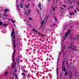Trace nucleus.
<instances>
[{"label": "nucleus", "mask_w": 79, "mask_h": 79, "mask_svg": "<svg viewBox=\"0 0 79 79\" xmlns=\"http://www.w3.org/2000/svg\"><path fill=\"white\" fill-rule=\"evenodd\" d=\"M70 34V30H69L67 32L65 33L64 40H65L67 38V35H68V34Z\"/></svg>", "instance_id": "obj_1"}, {"label": "nucleus", "mask_w": 79, "mask_h": 79, "mask_svg": "<svg viewBox=\"0 0 79 79\" xmlns=\"http://www.w3.org/2000/svg\"><path fill=\"white\" fill-rule=\"evenodd\" d=\"M15 70V72H13V70H10V76H11V74H13H13H15V73H16V72L17 71V69H14Z\"/></svg>", "instance_id": "obj_2"}, {"label": "nucleus", "mask_w": 79, "mask_h": 79, "mask_svg": "<svg viewBox=\"0 0 79 79\" xmlns=\"http://www.w3.org/2000/svg\"><path fill=\"white\" fill-rule=\"evenodd\" d=\"M76 47V46H73V44H71L70 46H69V48H72V50H76V49L74 48H75V47Z\"/></svg>", "instance_id": "obj_3"}, {"label": "nucleus", "mask_w": 79, "mask_h": 79, "mask_svg": "<svg viewBox=\"0 0 79 79\" xmlns=\"http://www.w3.org/2000/svg\"><path fill=\"white\" fill-rule=\"evenodd\" d=\"M66 71V68H65V65H64V62H63L62 64V71Z\"/></svg>", "instance_id": "obj_4"}, {"label": "nucleus", "mask_w": 79, "mask_h": 79, "mask_svg": "<svg viewBox=\"0 0 79 79\" xmlns=\"http://www.w3.org/2000/svg\"><path fill=\"white\" fill-rule=\"evenodd\" d=\"M31 10L29 9L28 10V14L27 13V12H25V14L27 15V16H28V15H31L30 13H31Z\"/></svg>", "instance_id": "obj_5"}, {"label": "nucleus", "mask_w": 79, "mask_h": 79, "mask_svg": "<svg viewBox=\"0 0 79 79\" xmlns=\"http://www.w3.org/2000/svg\"><path fill=\"white\" fill-rule=\"evenodd\" d=\"M8 74V71H7V70H6V71L4 73V76H7Z\"/></svg>", "instance_id": "obj_6"}, {"label": "nucleus", "mask_w": 79, "mask_h": 79, "mask_svg": "<svg viewBox=\"0 0 79 79\" xmlns=\"http://www.w3.org/2000/svg\"><path fill=\"white\" fill-rule=\"evenodd\" d=\"M14 34H15V31H14V28H13V31H12V34H11V36L13 37Z\"/></svg>", "instance_id": "obj_7"}, {"label": "nucleus", "mask_w": 79, "mask_h": 79, "mask_svg": "<svg viewBox=\"0 0 79 79\" xmlns=\"http://www.w3.org/2000/svg\"><path fill=\"white\" fill-rule=\"evenodd\" d=\"M13 42V44L14 45V48H16V44H15V40H14V42Z\"/></svg>", "instance_id": "obj_8"}, {"label": "nucleus", "mask_w": 79, "mask_h": 79, "mask_svg": "<svg viewBox=\"0 0 79 79\" xmlns=\"http://www.w3.org/2000/svg\"><path fill=\"white\" fill-rule=\"evenodd\" d=\"M41 24H42V25L41 26V28H42L43 27V26H44V20L42 21Z\"/></svg>", "instance_id": "obj_9"}, {"label": "nucleus", "mask_w": 79, "mask_h": 79, "mask_svg": "<svg viewBox=\"0 0 79 79\" xmlns=\"http://www.w3.org/2000/svg\"><path fill=\"white\" fill-rule=\"evenodd\" d=\"M23 5H24V3H20V5H19L20 6L21 8H23Z\"/></svg>", "instance_id": "obj_10"}, {"label": "nucleus", "mask_w": 79, "mask_h": 79, "mask_svg": "<svg viewBox=\"0 0 79 79\" xmlns=\"http://www.w3.org/2000/svg\"><path fill=\"white\" fill-rule=\"evenodd\" d=\"M9 11V10L7 9H6L4 10V11L5 13H7V11Z\"/></svg>", "instance_id": "obj_11"}, {"label": "nucleus", "mask_w": 79, "mask_h": 79, "mask_svg": "<svg viewBox=\"0 0 79 79\" xmlns=\"http://www.w3.org/2000/svg\"><path fill=\"white\" fill-rule=\"evenodd\" d=\"M12 74L14 76H15V77L16 78V79H18V76H17V74H15L14 73H13Z\"/></svg>", "instance_id": "obj_12"}, {"label": "nucleus", "mask_w": 79, "mask_h": 79, "mask_svg": "<svg viewBox=\"0 0 79 79\" xmlns=\"http://www.w3.org/2000/svg\"><path fill=\"white\" fill-rule=\"evenodd\" d=\"M38 6L39 8H40L41 7V4L40 3V2Z\"/></svg>", "instance_id": "obj_13"}, {"label": "nucleus", "mask_w": 79, "mask_h": 79, "mask_svg": "<svg viewBox=\"0 0 79 79\" xmlns=\"http://www.w3.org/2000/svg\"><path fill=\"white\" fill-rule=\"evenodd\" d=\"M73 75H70L69 76V79H71L73 78Z\"/></svg>", "instance_id": "obj_14"}, {"label": "nucleus", "mask_w": 79, "mask_h": 79, "mask_svg": "<svg viewBox=\"0 0 79 79\" xmlns=\"http://www.w3.org/2000/svg\"><path fill=\"white\" fill-rule=\"evenodd\" d=\"M69 75H73V73H72V72H71V71H70L69 73Z\"/></svg>", "instance_id": "obj_15"}, {"label": "nucleus", "mask_w": 79, "mask_h": 79, "mask_svg": "<svg viewBox=\"0 0 79 79\" xmlns=\"http://www.w3.org/2000/svg\"><path fill=\"white\" fill-rule=\"evenodd\" d=\"M15 54V52H14L13 53V55H12V60H14V55Z\"/></svg>", "instance_id": "obj_16"}, {"label": "nucleus", "mask_w": 79, "mask_h": 79, "mask_svg": "<svg viewBox=\"0 0 79 79\" xmlns=\"http://www.w3.org/2000/svg\"><path fill=\"white\" fill-rule=\"evenodd\" d=\"M32 31L33 32H34V31H36V32H38V31H36V30L34 29V28L32 29Z\"/></svg>", "instance_id": "obj_17"}, {"label": "nucleus", "mask_w": 79, "mask_h": 79, "mask_svg": "<svg viewBox=\"0 0 79 79\" xmlns=\"http://www.w3.org/2000/svg\"><path fill=\"white\" fill-rule=\"evenodd\" d=\"M67 74H68V71H66L64 75L65 76H67Z\"/></svg>", "instance_id": "obj_18"}, {"label": "nucleus", "mask_w": 79, "mask_h": 79, "mask_svg": "<svg viewBox=\"0 0 79 79\" xmlns=\"http://www.w3.org/2000/svg\"><path fill=\"white\" fill-rule=\"evenodd\" d=\"M20 59V57H19H19H18V64H19V59Z\"/></svg>", "instance_id": "obj_19"}, {"label": "nucleus", "mask_w": 79, "mask_h": 79, "mask_svg": "<svg viewBox=\"0 0 79 79\" xmlns=\"http://www.w3.org/2000/svg\"><path fill=\"white\" fill-rule=\"evenodd\" d=\"M28 19H29V20H33V19H32L31 17H28Z\"/></svg>", "instance_id": "obj_20"}, {"label": "nucleus", "mask_w": 79, "mask_h": 79, "mask_svg": "<svg viewBox=\"0 0 79 79\" xmlns=\"http://www.w3.org/2000/svg\"><path fill=\"white\" fill-rule=\"evenodd\" d=\"M3 24V23L2 22L0 21V26H2Z\"/></svg>", "instance_id": "obj_21"}, {"label": "nucleus", "mask_w": 79, "mask_h": 79, "mask_svg": "<svg viewBox=\"0 0 79 79\" xmlns=\"http://www.w3.org/2000/svg\"><path fill=\"white\" fill-rule=\"evenodd\" d=\"M3 26H8V24H3Z\"/></svg>", "instance_id": "obj_22"}, {"label": "nucleus", "mask_w": 79, "mask_h": 79, "mask_svg": "<svg viewBox=\"0 0 79 79\" xmlns=\"http://www.w3.org/2000/svg\"><path fill=\"white\" fill-rule=\"evenodd\" d=\"M58 68L57 67V74H58Z\"/></svg>", "instance_id": "obj_23"}, {"label": "nucleus", "mask_w": 79, "mask_h": 79, "mask_svg": "<svg viewBox=\"0 0 79 79\" xmlns=\"http://www.w3.org/2000/svg\"><path fill=\"white\" fill-rule=\"evenodd\" d=\"M54 18L55 19V20L56 21L58 20V19H56V17H54Z\"/></svg>", "instance_id": "obj_24"}, {"label": "nucleus", "mask_w": 79, "mask_h": 79, "mask_svg": "<svg viewBox=\"0 0 79 79\" xmlns=\"http://www.w3.org/2000/svg\"><path fill=\"white\" fill-rule=\"evenodd\" d=\"M4 14L5 15V16H6V17H7L8 15H6V13H4Z\"/></svg>", "instance_id": "obj_25"}, {"label": "nucleus", "mask_w": 79, "mask_h": 79, "mask_svg": "<svg viewBox=\"0 0 79 79\" xmlns=\"http://www.w3.org/2000/svg\"><path fill=\"white\" fill-rule=\"evenodd\" d=\"M10 20H11V21L13 23H15V22L13 21V19H10Z\"/></svg>", "instance_id": "obj_26"}, {"label": "nucleus", "mask_w": 79, "mask_h": 79, "mask_svg": "<svg viewBox=\"0 0 79 79\" xmlns=\"http://www.w3.org/2000/svg\"><path fill=\"white\" fill-rule=\"evenodd\" d=\"M15 38H16V36H15V35H14L13 37V39H15Z\"/></svg>", "instance_id": "obj_27"}, {"label": "nucleus", "mask_w": 79, "mask_h": 79, "mask_svg": "<svg viewBox=\"0 0 79 79\" xmlns=\"http://www.w3.org/2000/svg\"><path fill=\"white\" fill-rule=\"evenodd\" d=\"M29 6H30V4L29 3L28 4V7H27V8H29Z\"/></svg>", "instance_id": "obj_28"}, {"label": "nucleus", "mask_w": 79, "mask_h": 79, "mask_svg": "<svg viewBox=\"0 0 79 79\" xmlns=\"http://www.w3.org/2000/svg\"><path fill=\"white\" fill-rule=\"evenodd\" d=\"M53 10H54V11H55V7H53Z\"/></svg>", "instance_id": "obj_29"}, {"label": "nucleus", "mask_w": 79, "mask_h": 79, "mask_svg": "<svg viewBox=\"0 0 79 79\" xmlns=\"http://www.w3.org/2000/svg\"><path fill=\"white\" fill-rule=\"evenodd\" d=\"M22 75H23V76H24V77H25V75H24V73H22Z\"/></svg>", "instance_id": "obj_30"}, {"label": "nucleus", "mask_w": 79, "mask_h": 79, "mask_svg": "<svg viewBox=\"0 0 79 79\" xmlns=\"http://www.w3.org/2000/svg\"><path fill=\"white\" fill-rule=\"evenodd\" d=\"M68 2H69V4L70 5H71V4H72V2H69V1H68Z\"/></svg>", "instance_id": "obj_31"}, {"label": "nucleus", "mask_w": 79, "mask_h": 79, "mask_svg": "<svg viewBox=\"0 0 79 79\" xmlns=\"http://www.w3.org/2000/svg\"><path fill=\"white\" fill-rule=\"evenodd\" d=\"M74 76H75V77H76V79H77V77H76V74L75 73Z\"/></svg>", "instance_id": "obj_32"}, {"label": "nucleus", "mask_w": 79, "mask_h": 79, "mask_svg": "<svg viewBox=\"0 0 79 79\" xmlns=\"http://www.w3.org/2000/svg\"><path fill=\"white\" fill-rule=\"evenodd\" d=\"M62 6H64V8H66V5H63Z\"/></svg>", "instance_id": "obj_33"}, {"label": "nucleus", "mask_w": 79, "mask_h": 79, "mask_svg": "<svg viewBox=\"0 0 79 79\" xmlns=\"http://www.w3.org/2000/svg\"><path fill=\"white\" fill-rule=\"evenodd\" d=\"M62 48H63V50L64 49H65V47H64V48L63 47V46H62Z\"/></svg>", "instance_id": "obj_34"}, {"label": "nucleus", "mask_w": 79, "mask_h": 79, "mask_svg": "<svg viewBox=\"0 0 79 79\" xmlns=\"http://www.w3.org/2000/svg\"><path fill=\"white\" fill-rule=\"evenodd\" d=\"M55 24H54L53 25H51V27H53V26H55Z\"/></svg>", "instance_id": "obj_35"}, {"label": "nucleus", "mask_w": 79, "mask_h": 79, "mask_svg": "<svg viewBox=\"0 0 79 79\" xmlns=\"http://www.w3.org/2000/svg\"><path fill=\"white\" fill-rule=\"evenodd\" d=\"M70 16H72V13H70Z\"/></svg>", "instance_id": "obj_36"}, {"label": "nucleus", "mask_w": 79, "mask_h": 79, "mask_svg": "<svg viewBox=\"0 0 79 79\" xmlns=\"http://www.w3.org/2000/svg\"><path fill=\"white\" fill-rule=\"evenodd\" d=\"M26 8H27V7H28L27 5V4L26 5Z\"/></svg>", "instance_id": "obj_37"}, {"label": "nucleus", "mask_w": 79, "mask_h": 79, "mask_svg": "<svg viewBox=\"0 0 79 79\" xmlns=\"http://www.w3.org/2000/svg\"><path fill=\"white\" fill-rule=\"evenodd\" d=\"M73 36H70V39H71L72 38H73Z\"/></svg>", "instance_id": "obj_38"}, {"label": "nucleus", "mask_w": 79, "mask_h": 79, "mask_svg": "<svg viewBox=\"0 0 79 79\" xmlns=\"http://www.w3.org/2000/svg\"><path fill=\"white\" fill-rule=\"evenodd\" d=\"M69 8H73V6H70Z\"/></svg>", "instance_id": "obj_39"}, {"label": "nucleus", "mask_w": 79, "mask_h": 79, "mask_svg": "<svg viewBox=\"0 0 79 79\" xmlns=\"http://www.w3.org/2000/svg\"><path fill=\"white\" fill-rule=\"evenodd\" d=\"M56 14L55 13H54V15L53 16V17L54 18V16H55V15Z\"/></svg>", "instance_id": "obj_40"}, {"label": "nucleus", "mask_w": 79, "mask_h": 79, "mask_svg": "<svg viewBox=\"0 0 79 79\" xmlns=\"http://www.w3.org/2000/svg\"><path fill=\"white\" fill-rule=\"evenodd\" d=\"M14 52H15H15H16V49H15L14 50Z\"/></svg>", "instance_id": "obj_41"}, {"label": "nucleus", "mask_w": 79, "mask_h": 79, "mask_svg": "<svg viewBox=\"0 0 79 79\" xmlns=\"http://www.w3.org/2000/svg\"><path fill=\"white\" fill-rule=\"evenodd\" d=\"M65 27H67L68 26H67V25L65 24Z\"/></svg>", "instance_id": "obj_42"}, {"label": "nucleus", "mask_w": 79, "mask_h": 79, "mask_svg": "<svg viewBox=\"0 0 79 79\" xmlns=\"http://www.w3.org/2000/svg\"><path fill=\"white\" fill-rule=\"evenodd\" d=\"M72 15H74L75 14V13H74L73 12H72Z\"/></svg>", "instance_id": "obj_43"}, {"label": "nucleus", "mask_w": 79, "mask_h": 79, "mask_svg": "<svg viewBox=\"0 0 79 79\" xmlns=\"http://www.w3.org/2000/svg\"><path fill=\"white\" fill-rule=\"evenodd\" d=\"M14 40V39H13H13H12V42H13V40Z\"/></svg>", "instance_id": "obj_44"}, {"label": "nucleus", "mask_w": 79, "mask_h": 79, "mask_svg": "<svg viewBox=\"0 0 79 79\" xmlns=\"http://www.w3.org/2000/svg\"><path fill=\"white\" fill-rule=\"evenodd\" d=\"M18 9L19 10H20V9H19V7H18Z\"/></svg>", "instance_id": "obj_45"}, {"label": "nucleus", "mask_w": 79, "mask_h": 79, "mask_svg": "<svg viewBox=\"0 0 79 79\" xmlns=\"http://www.w3.org/2000/svg\"><path fill=\"white\" fill-rule=\"evenodd\" d=\"M17 8H18V7H19V6H18V5H17Z\"/></svg>", "instance_id": "obj_46"}, {"label": "nucleus", "mask_w": 79, "mask_h": 79, "mask_svg": "<svg viewBox=\"0 0 79 79\" xmlns=\"http://www.w3.org/2000/svg\"><path fill=\"white\" fill-rule=\"evenodd\" d=\"M15 66H13V67H12V68H15Z\"/></svg>", "instance_id": "obj_47"}, {"label": "nucleus", "mask_w": 79, "mask_h": 79, "mask_svg": "<svg viewBox=\"0 0 79 79\" xmlns=\"http://www.w3.org/2000/svg\"><path fill=\"white\" fill-rule=\"evenodd\" d=\"M48 2H50V0H48Z\"/></svg>", "instance_id": "obj_48"}, {"label": "nucleus", "mask_w": 79, "mask_h": 79, "mask_svg": "<svg viewBox=\"0 0 79 79\" xmlns=\"http://www.w3.org/2000/svg\"><path fill=\"white\" fill-rule=\"evenodd\" d=\"M74 11H75V12H77V10H74Z\"/></svg>", "instance_id": "obj_49"}, {"label": "nucleus", "mask_w": 79, "mask_h": 79, "mask_svg": "<svg viewBox=\"0 0 79 79\" xmlns=\"http://www.w3.org/2000/svg\"><path fill=\"white\" fill-rule=\"evenodd\" d=\"M77 10L78 12H79V10L78 9H77Z\"/></svg>", "instance_id": "obj_50"}, {"label": "nucleus", "mask_w": 79, "mask_h": 79, "mask_svg": "<svg viewBox=\"0 0 79 79\" xmlns=\"http://www.w3.org/2000/svg\"><path fill=\"white\" fill-rule=\"evenodd\" d=\"M61 9H62V10H63V9L62 7H60Z\"/></svg>", "instance_id": "obj_51"}, {"label": "nucleus", "mask_w": 79, "mask_h": 79, "mask_svg": "<svg viewBox=\"0 0 79 79\" xmlns=\"http://www.w3.org/2000/svg\"><path fill=\"white\" fill-rule=\"evenodd\" d=\"M29 75L28 74L27 76V77H29Z\"/></svg>", "instance_id": "obj_52"}, {"label": "nucleus", "mask_w": 79, "mask_h": 79, "mask_svg": "<svg viewBox=\"0 0 79 79\" xmlns=\"http://www.w3.org/2000/svg\"><path fill=\"white\" fill-rule=\"evenodd\" d=\"M73 39H74V40L76 39V38H73Z\"/></svg>", "instance_id": "obj_53"}, {"label": "nucleus", "mask_w": 79, "mask_h": 79, "mask_svg": "<svg viewBox=\"0 0 79 79\" xmlns=\"http://www.w3.org/2000/svg\"><path fill=\"white\" fill-rule=\"evenodd\" d=\"M64 30H65V27H64Z\"/></svg>", "instance_id": "obj_54"}, {"label": "nucleus", "mask_w": 79, "mask_h": 79, "mask_svg": "<svg viewBox=\"0 0 79 79\" xmlns=\"http://www.w3.org/2000/svg\"><path fill=\"white\" fill-rule=\"evenodd\" d=\"M77 37H78V38H79V35H78Z\"/></svg>", "instance_id": "obj_55"}, {"label": "nucleus", "mask_w": 79, "mask_h": 79, "mask_svg": "<svg viewBox=\"0 0 79 79\" xmlns=\"http://www.w3.org/2000/svg\"><path fill=\"white\" fill-rule=\"evenodd\" d=\"M3 19H4V20H5V18H3Z\"/></svg>", "instance_id": "obj_56"}, {"label": "nucleus", "mask_w": 79, "mask_h": 79, "mask_svg": "<svg viewBox=\"0 0 79 79\" xmlns=\"http://www.w3.org/2000/svg\"><path fill=\"white\" fill-rule=\"evenodd\" d=\"M58 0H56V1L57 2H58Z\"/></svg>", "instance_id": "obj_57"}, {"label": "nucleus", "mask_w": 79, "mask_h": 79, "mask_svg": "<svg viewBox=\"0 0 79 79\" xmlns=\"http://www.w3.org/2000/svg\"><path fill=\"white\" fill-rule=\"evenodd\" d=\"M24 0H22V2H24Z\"/></svg>", "instance_id": "obj_58"}, {"label": "nucleus", "mask_w": 79, "mask_h": 79, "mask_svg": "<svg viewBox=\"0 0 79 79\" xmlns=\"http://www.w3.org/2000/svg\"><path fill=\"white\" fill-rule=\"evenodd\" d=\"M16 61L17 62L18 61V59L17 58L16 59Z\"/></svg>", "instance_id": "obj_59"}, {"label": "nucleus", "mask_w": 79, "mask_h": 79, "mask_svg": "<svg viewBox=\"0 0 79 79\" xmlns=\"http://www.w3.org/2000/svg\"><path fill=\"white\" fill-rule=\"evenodd\" d=\"M71 0H68V2H69V1H71Z\"/></svg>", "instance_id": "obj_60"}, {"label": "nucleus", "mask_w": 79, "mask_h": 79, "mask_svg": "<svg viewBox=\"0 0 79 79\" xmlns=\"http://www.w3.org/2000/svg\"><path fill=\"white\" fill-rule=\"evenodd\" d=\"M40 10H41V7H40Z\"/></svg>", "instance_id": "obj_61"}, {"label": "nucleus", "mask_w": 79, "mask_h": 79, "mask_svg": "<svg viewBox=\"0 0 79 79\" xmlns=\"http://www.w3.org/2000/svg\"><path fill=\"white\" fill-rule=\"evenodd\" d=\"M74 1H71V2H74Z\"/></svg>", "instance_id": "obj_62"}, {"label": "nucleus", "mask_w": 79, "mask_h": 79, "mask_svg": "<svg viewBox=\"0 0 79 79\" xmlns=\"http://www.w3.org/2000/svg\"><path fill=\"white\" fill-rule=\"evenodd\" d=\"M53 3H54V2H55V1H54H54H53Z\"/></svg>", "instance_id": "obj_63"}, {"label": "nucleus", "mask_w": 79, "mask_h": 79, "mask_svg": "<svg viewBox=\"0 0 79 79\" xmlns=\"http://www.w3.org/2000/svg\"><path fill=\"white\" fill-rule=\"evenodd\" d=\"M12 79H14V78H13V77H12Z\"/></svg>", "instance_id": "obj_64"}]
</instances>
